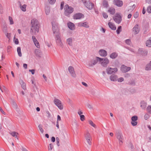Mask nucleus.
<instances>
[{
	"label": "nucleus",
	"instance_id": "23",
	"mask_svg": "<svg viewBox=\"0 0 151 151\" xmlns=\"http://www.w3.org/2000/svg\"><path fill=\"white\" fill-rule=\"evenodd\" d=\"M20 3L19 6L21 10L23 12H25L26 11V7L27 5L26 4H24L23 5H22L21 2H19Z\"/></svg>",
	"mask_w": 151,
	"mask_h": 151
},
{
	"label": "nucleus",
	"instance_id": "26",
	"mask_svg": "<svg viewBox=\"0 0 151 151\" xmlns=\"http://www.w3.org/2000/svg\"><path fill=\"white\" fill-rule=\"evenodd\" d=\"M118 54L117 53L114 52L111 54L110 55V57L112 59H114L117 57Z\"/></svg>",
	"mask_w": 151,
	"mask_h": 151
},
{
	"label": "nucleus",
	"instance_id": "32",
	"mask_svg": "<svg viewBox=\"0 0 151 151\" xmlns=\"http://www.w3.org/2000/svg\"><path fill=\"white\" fill-rule=\"evenodd\" d=\"M45 10L46 14L47 15L49 14L50 11V8L49 7L47 6L45 7Z\"/></svg>",
	"mask_w": 151,
	"mask_h": 151
},
{
	"label": "nucleus",
	"instance_id": "54",
	"mask_svg": "<svg viewBox=\"0 0 151 151\" xmlns=\"http://www.w3.org/2000/svg\"><path fill=\"white\" fill-rule=\"evenodd\" d=\"M139 16V14L137 12H136L134 15V17L135 18H137Z\"/></svg>",
	"mask_w": 151,
	"mask_h": 151
},
{
	"label": "nucleus",
	"instance_id": "42",
	"mask_svg": "<svg viewBox=\"0 0 151 151\" xmlns=\"http://www.w3.org/2000/svg\"><path fill=\"white\" fill-rule=\"evenodd\" d=\"M7 27L6 26H4V27H3L2 30L3 32L5 33H6V32H7Z\"/></svg>",
	"mask_w": 151,
	"mask_h": 151
},
{
	"label": "nucleus",
	"instance_id": "51",
	"mask_svg": "<svg viewBox=\"0 0 151 151\" xmlns=\"http://www.w3.org/2000/svg\"><path fill=\"white\" fill-rule=\"evenodd\" d=\"M53 145L52 144H50V146L48 147V149L49 150H52L53 148Z\"/></svg>",
	"mask_w": 151,
	"mask_h": 151
},
{
	"label": "nucleus",
	"instance_id": "63",
	"mask_svg": "<svg viewBox=\"0 0 151 151\" xmlns=\"http://www.w3.org/2000/svg\"><path fill=\"white\" fill-rule=\"evenodd\" d=\"M125 42L126 43H127V44H129L130 43V41L129 39H127L126 40Z\"/></svg>",
	"mask_w": 151,
	"mask_h": 151
},
{
	"label": "nucleus",
	"instance_id": "15",
	"mask_svg": "<svg viewBox=\"0 0 151 151\" xmlns=\"http://www.w3.org/2000/svg\"><path fill=\"white\" fill-rule=\"evenodd\" d=\"M98 62V60L96 58V60H91L88 62V65L89 67H92L96 65Z\"/></svg>",
	"mask_w": 151,
	"mask_h": 151
},
{
	"label": "nucleus",
	"instance_id": "64",
	"mask_svg": "<svg viewBox=\"0 0 151 151\" xmlns=\"http://www.w3.org/2000/svg\"><path fill=\"white\" fill-rule=\"evenodd\" d=\"M146 3L148 4H151V0H145Z\"/></svg>",
	"mask_w": 151,
	"mask_h": 151
},
{
	"label": "nucleus",
	"instance_id": "7",
	"mask_svg": "<svg viewBox=\"0 0 151 151\" xmlns=\"http://www.w3.org/2000/svg\"><path fill=\"white\" fill-rule=\"evenodd\" d=\"M53 33L55 34L56 32L58 31V24L55 22H52Z\"/></svg>",
	"mask_w": 151,
	"mask_h": 151
},
{
	"label": "nucleus",
	"instance_id": "25",
	"mask_svg": "<svg viewBox=\"0 0 151 151\" xmlns=\"http://www.w3.org/2000/svg\"><path fill=\"white\" fill-rule=\"evenodd\" d=\"M145 70H151V61H150L149 63L147 64L145 68Z\"/></svg>",
	"mask_w": 151,
	"mask_h": 151
},
{
	"label": "nucleus",
	"instance_id": "6",
	"mask_svg": "<svg viewBox=\"0 0 151 151\" xmlns=\"http://www.w3.org/2000/svg\"><path fill=\"white\" fill-rule=\"evenodd\" d=\"M113 19L117 23L119 24L122 20V17L119 14L116 13L115 16L113 17Z\"/></svg>",
	"mask_w": 151,
	"mask_h": 151
},
{
	"label": "nucleus",
	"instance_id": "29",
	"mask_svg": "<svg viewBox=\"0 0 151 151\" xmlns=\"http://www.w3.org/2000/svg\"><path fill=\"white\" fill-rule=\"evenodd\" d=\"M140 106L143 109H145L147 103L145 101H142L140 103Z\"/></svg>",
	"mask_w": 151,
	"mask_h": 151
},
{
	"label": "nucleus",
	"instance_id": "8",
	"mask_svg": "<svg viewBox=\"0 0 151 151\" xmlns=\"http://www.w3.org/2000/svg\"><path fill=\"white\" fill-rule=\"evenodd\" d=\"M54 103L58 107L59 109L62 110L63 108V106L61 101L58 99H55L54 100Z\"/></svg>",
	"mask_w": 151,
	"mask_h": 151
},
{
	"label": "nucleus",
	"instance_id": "24",
	"mask_svg": "<svg viewBox=\"0 0 151 151\" xmlns=\"http://www.w3.org/2000/svg\"><path fill=\"white\" fill-rule=\"evenodd\" d=\"M108 12L110 13L111 14L113 15L115 12V9L114 8H110L108 10Z\"/></svg>",
	"mask_w": 151,
	"mask_h": 151
},
{
	"label": "nucleus",
	"instance_id": "52",
	"mask_svg": "<svg viewBox=\"0 0 151 151\" xmlns=\"http://www.w3.org/2000/svg\"><path fill=\"white\" fill-rule=\"evenodd\" d=\"M124 80V78L122 77L120 78L117 79V80L119 82H121L123 81Z\"/></svg>",
	"mask_w": 151,
	"mask_h": 151
},
{
	"label": "nucleus",
	"instance_id": "41",
	"mask_svg": "<svg viewBox=\"0 0 151 151\" xmlns=\"http://www.w3.org/2000/svg\"><path fill=\"white\" fill-rule=\"evenodd\" d=\"M131 123L132 126H135L137 124V122H136V121H132Z\"/></svg>",
	"mask_w": 151,
	"mask_h": 151
},
{
	"label": "nucleus",
	"instance_id": "13",
	"mask_svg": "<svg viewBox=\"0 0 151 151\" xmlns=\"http://www.w3.org/2000/svg\"><path fill=\"white\" fill-rule=\"evenodd\" d=\"M84 17L83 14L81 13H76L73 16V18L76 19H80Z\"/></svg>",
	"mask_w": 151,
	"mask_h": 151
},
{
	"label": "nucleus",
	"instance_id": "3",
	"mask_svg": "<svg viewBox=\"0 0 151 151\" xmlns=\"http://www.w3.org/2000/svg\"><path fill=\"white\" fill-rule=\"evenodd\" d=\"M65 12L64 13L65 15L68 16L70 14L72 13L73 11V8L68 5L66 4L65 6Z\"/></svg>",
	"mask_w": 151,
	"mask_h": 151
},
{
	"label": "nucleus",
	"instance_id": "45",
	"mask_svg": "<svg viewBox=\"0 0 151 151\" xmlns=\"http://www.w3.org/2000/svg\"><path fill=\"white\" fill-rule=\"evenodd\" d=\"M85 137L86 139L87 140L89 139H91V137L90 134L88 133L86 134Z\"/></svg>",
	"mask_w": 151,
	"mask_h": 151
},
{
	"label": "nucleus",
	"instance_id": "11",
	"mask_svg": "<svg viewBox=\"0 0 151 151\" xmlns=\"http://www.w3.org/2000/svg\"><path fill=\"white\" fill-rule=\"evenodd\" d=\"M140 31V28L138 24H136L134 27L132 29L134 35L138 33Z\"/></svg>",
	"mask_w": 151,
	"mask_h": 151
},
{
	"label": "nucleus",
	"instance_id": "49",
	"mask_svg": "<svg viewBox=\"0 0 151 151\" xmlns=\"http://www.w3.org/2000/svg\"><path fill=\"white\" fill-rule=\"evenodd\" d=\"M102 15L103 17L105 19H106L107 18L108 16L107 15V14L105 12L103 13L102 14Z\"/></svg>",
	"mask_w": 151,
	"mask_h": 151
},
{
	"label": "nucleus",
	"instance_id": "22",
	"mask_svg": "<svg viewBox=\"0 0 151 151\" xmlns=\"http://www.w3.org/2000/svg\"><path fill=\"white\" fill-rule=\"evenodd\" d=\"M35 52L36 56L38 57H40L42 53L41 51L39 49H36L35 50Z\"/></svg>",
	"mask_w": 151,
	"mask_h": 151
},
{
	"label": "nucleus",
	"instance_id": "44",
	"mask_svg": "<svg viewBox=\"0 0 151 151\" xmlns=\"http://www.w3.org/2000/svg\"><path fill=\"white\" fill-rule=\"evenodd\" d=\"M21 87L24 90H25L26 89V84L24 83H23L21 84Z\"/></svg>",
	"mask_w": 151,
	"mask_h": 151
},
{
	"label": "nucleus",
	"instance_id": "31",
	"mask_svg": "<svg viewBox=\"0 0 151 151\" xmlns=\"http://www.w3.org/2000/svg\"><path fill=\"white\" fill-rule=\"evenodd\" d=\"M57 44L61 47H63V44L62 42H61V39L56 40Z\"/></svg>",
	"mask_w": 151,
	"mask_h": 151
},
{
	"label": "nucleus",
	"instance_id": "34",
	"mask_svg": "<svg viewBox=\"0 0 151 151\" xmlns=\"http://www.w3.org/2000/svg\"><path fill=\"white\" fill-rule=\"evenodd\" d=\"M17 52L19 56V57H21L22 56V54L21 52V48L20 47H18L17 48Z\"/></svg>",
	"mask_w": 151,
	"mask_h": 151
},
{
	"label": "nucleus",
	"instance_id": "30",
	"mask_svg": "<svg viewBox=\"0 0 151 151\" xmlns=\"http://www.w3.org/2000/svg\"><path fill=\"white\" fill-rule=\"evenodd\" d=\"M10 134H11L12 136L15 137V138H17V139H18L17 137V135L18 134V133L15 132H10Z\"/></svg>",
	"mask_w": 151,
	"mask_h": 151
},
{
	"label": "nucleus",
	"instance_id": "47",
	"mask_svg": "<svg viewBox=\"0 0 151 151\" xmlns=\"http://www.w3.org/2000/svg\"><path fill=\"white\" fill-rule=\"evenodd\" d=\"M147 11L148 13H151V6H150L147 7Z\"/></svg>",
	"mask_w": 151,
	"mask_h": 151
},
{
	"label": "nucleus",
	"instance_id": "59",
	"mask_svg": "<svg viewBox=\"0 0 151 151\" xmlns=\"http://www.w3.org/2000/svg\"><path fill=\"white\" fill-rule=\"evenodd\" d=\"M29 71L30 72H31L32 73V75L34 74L35 73V70L34 69L29 70Z\"/></svg>",
	"mask_w": 151,
	"mask_h": 151
},
{
	"label": "nucleus",
	"instance_id": "53",
	"mask_svg": "<svg viewBox=\"0 0 151 151\" xmlns=\"http://www.w3.org/2000/svg\"><path fill=\"white\" fill-rule=\"evenodd\" d=\"M80 119L81 121H83L85 120V116L84 115H80Z\"/></svg>",
	"mask_w": 151,
	"mask_h": 151
},
{
	"label": "nucleus",
	"instance_id": "18",
	"mask_svg": "<svg viewBox=\"0 0 151 151\" xmlns=\"http://www.w3.org/2000/svg\"><path fill=\"white\" fill-rule=\"evenodd\" d=\"M78 25L80 27H83L87 28H88L89 27L88 25L87 24L86 22H80L78 24Z\"/></svg>",
	"mask_w": 151,
	"mask_h": 151
},
{
	"label": "nucleus",
	"instance_id": "43",
	"mask_svg": "<svg viewBox=\"0 0 151 151\" xmlns=\"http://www.w3.org/2000/svg\"><path fill=\"white\" fill-rule=\"evenodd\" d=\"M89 124L94 128H96V125L91 120L89 121Z\"/></svg>",
	"mask_w": 151,
	"mask_h": 151
},
{
	"label": "nucleus",
	"instance_id": "4",
	"mask_svg": "<svg viewBox=\"0 0 151 151\" xmlns=\"http://www.w3.org/2000/svg\"><path fill=\"white\" fill-rule=\"evenodd\" d=\"M84 5L86 7L89 9H92L93 5L90 2L89 0H81Z\"/></svg>",
	"mask_w": 151,
	"mask_h": 151
},
{
	"label": "nucleus",
	"instance_id": "55",
	"mask_svg": "<svg viewBox=\"0 0 151 151\" xmlns=\"http://www.w3.org/2000/svg\"><path fill=\"white\" fill-rule=\"evenodd\" d=\"M14 39H15L14 41L15 43L17 45L19 43L18 40V39H16L15 37H14Z\"/></svg>",
	"mask_w": 151,
	"mask_h": 151
},
{
	"label": "nucleus",
	"instance_id": "37",
	"mask_svg": "<svg viewBox=\"0 0 151 151\" xmlns=\"http://www.w3.org/2000/svg\"><path fill=\"white\" fill-rule=\"evenodd\" d=\"M12 105L13 106L14 108L17 109L18 107V106L16 103L14 101H13L12 102Z\"/></svg>",
	"mask_w": 151,
	"mask_h": 151
},
{
	"label": "nucleus",
	"instance_id": "60",
	"mask_svg": "<svg viewBox=\"0 0 151 151\" xmlns=\"http://www.w3.org/2000/svg\"><path fill=\"white\" fill-rule=\"evenodd\" d=\"M87 106L89 109H92L93 108L92 106L89 104H87Z\"/></svg>",
	"mask_w": 151,
	"mask_h": 151
},
{
	"label": "nucleus",
	"instance_id": "50",
	"mask_svg": "<svg viewBox=\"0 0 151 151\" xmlns=\"http://www.w3.org/2000/svg\"><path fill=\"white\" fill-rule=\"evenodd\" d=\"M149 117L150 116L148 114H146L144 116L145 119L146 120H147V119H148Z\"/></svg>",
	"mask_w": 151,
	"mask_h": 151
},
{
	"label": "nucleus",
	"instance_id": "20",
	"mask_svg": "<svg viewBox=\"0 0 151 151\" xmlns=\"http://www.w3.org/2000/svg\"><path fill=\"white\" fill-rule=\"evenodd\" d=\"M109 27L112 30H115L116 29V27L112 23L109 22L108 23Z\"/></svg>",
	"mask_w": 151,
	"mask_h": 151
},
{
	"label": "nucleus",
	"instance_id": "57",
	"mask_svg": "<svg viewBox=\"0 0 151 151\" xmlns=\"http://www.w3.org/2000/svg\"><path fill=\"white\" fill-rule=\"evenodd\" d=\"M3 12L2 7L1 5L0 4V13L2 14Z\"/></svg>",
	"mask_w": 151,
	"mask_h": 151
},
{
	"label": "nucleus",
	"instance_id": "5",
	"mask_svg": "<svg viewBox=\"0 0 151 151\" xmlns=\"http://www.w3.org/2000/svg\"><path fill=\"white\" fill-rule=\"evenodd\" d=\"M116 138L118 139L119 144L121 145L123 143L124 138L122 133L118 132L116 133Z\"/></svg>",
	"mask_w": 151,
	"mask_h": 151
},
{
	"label": "nucleus",
	"instance_id": "39",
	"mask_svg": "<svg viewBox=\"0 0 151 151\" xmlns=\"http://www.w3.org/2000/svg\"><path fill=\"white\" fill-rule=\"evenodd\" d=\"M38 128L40 131L41 133H43L44 132V130L42 128V126L41 124H39L38 125Z\"/></svg>",
	"mask_w": 151,
	"mask_h": 151
},
{
	"label": "nucleus",
	"instance_id": "58",
	"mask_svg": "<svg viewBox=\"0 0 151 151\" xmlns=\"http://www.w3.org/2000/svg\"><path fill=\"white\" fill-rule=\"evenodd\" d=\"M64 4V2L63 1L61 2V5H60V9L61 10H62L63 8Z\"/></svg>",
	"mask_w": 151,
	"mask_h": 151
},
{
	"label": "nucleus",
	"instance_id": "62",
	"mask_svg": "<svg viewBox=\"0 0 151 151\" xmlns=\"http://www.w3.org/2000/svg\"><path fill=\"white\" fill-rule=\"evenodd\" d=\"M0 111L3 114H4L5 115L6 114L5 113L4 111L0 107Z\"/></svg>",
	"mask_w": 151,
	"mask_h": 151
},
{
	"label": "nucleus",
	"instance_id": "2",
	"mask_svg": "<svg viewBox=\"0 0 151 151\" xmlns=\"http://www.w3.org/2000/svg\"><path fill=\"white\" fill-rule=\"evenodd\" d=\"M96 58L97 59L98 61L100 62L102 65L104 67L107 66V64L109 63V61L107 58H102L99 57H96Z\"/></svg>",
	"mask_w": 151,
	"mask_h": 151
},
{
	"label": "nucleus",
	"instance_id": "1",
	"mask_svg": "<svg viewBox=\"0 0 151 151\" xmlns=\"http://www.w3.org/2000/svg\"><path fill=\"white\" fill-rule=\"evenodd\" d=\"M30 26V32L32 35H35L36 32H39L40 24L37 19H33L31 20Z\"/></svg>",
	"mask_w": 151,
	"mask_h": 151
},
{
	"label": "nucleus",
	"instance_id": "9",
	"mask_svg": "<svg viewBox=\"0 0 151 151\" xmlns=\"http://www.w3.org/2000/svg\"><path fill=\"white\" fill-rule=\"evenodd\" d=\"M68 70L72 77L73 78H76V75L73 67L72 66L69 67Z\"/></svg>",
	"mask_w": 151,
	"mask_h": 151
},
{
	"label": "nucleus",
	"instance_id": "48",
	"mask_svg": "<svg viewBox=\"0 0 151 151\" xmlns=\"http://www.w3.org/2000/svg\"><path fill=\"white\" fill-rule=\"evenodd\" d=\"M49 3L52 4H54L56 1V0H48Z\"/></svg>",
	"mask_w": 151,
	"mask_h": 151
},
{
	"label": "nucleus",
	"instance_id": "35",
	"mask_svg": "<svg viewBox=\"0 0 151 151\" xmlns=\"http://www.w3.org/2000/svg\"><path fill=\"white\" fill-rule=\"evenodd\" d=\"M55 33L57 34L55 35V39L56 40L60 39V34L58 32H56Z\"/></svg>",
	"mask_w": 151,
	"mask_h": 151
},
{
	"label": "nucleus",
	"instance_id": "10",
	"mask_svg": "<svg viewBox=\"0 0 151 151\" xmlns=\"http://www.w3.org/2000/svg\"><path fill=\"white\" fill-rule=\"evenodd\" d=\"M118 71L117 68H112L110 67L106 69L107 73L108 74H111L114 73H115Z\"/></svg>",
	"mask_w": 151,
	"mask_h": 151
},
{
	"label": "nucleus",
	"instance_id": "21",
	"mask_svg": "<svg viewBox=\"0 0 151 151\" xmlns=\"http://www.w3.org/2000/svg\"><path fill=\"white\" fill-rule=\"evenodd\" d=\"M117 76L116 75L112 74L110 77V79L111 81H117Z\"/></svg>",
	"mask_w": 151,
	"mask_h": 151
},
{
	"label": "nucleus",
	"instance_id": "33",
	"mask_svg": "<svg viewBox=\"0 0 151 151\" xmlns=\"http://www.w3.org/2000/svg\"><path fill=\"white\" fill-rule=\"evenodd\" d=\"M67 42L68 44L70 45H72V38H69L67 40Z\"/></svg>",
	"mask_w": 151,
	"mask_h": 151
},
{
	"label": "nucleus",
	"instance_id": "27",
	"mask_svg": "<svg viewBox=\"0 0 151 151\" xmlns=\"http://www.w3.org/2000/svg\"><path fill=\"white\" fill-rule=\"evenodd\" d=\"M146 46L149 47H151V37L146 41Z\"/></svg>",
	"mask_w": 151,
	"mask_h": 151
},
{
	"label": "nucleus",
	"instance_id": "61",
	"mask_svg": "<svg viewBox=\"0 0 151 151\" xmlns=\"http://www.w3.org/2000/svg\"><path fill=\"white\" fill-rule=\"evenodd\" d=\"M129 146L131 149H132L133 148V146L132 143L130 142L129 145Z\"/></svg>",
	"mask_w": 151,
	"mask_h": 151
},
{
	"label": "nucleus",
	"instance_id": "28",
	"mask_svg": "<svg viewBox=\"0 0 151 151\" xmlns=\"http://www.w3.org/2000/svg\"><path fill=\"white\" fill-rule=\"evenodd\" d=\"M102 6L104 8H107L109 6V4L107 1L106 0L103 1L102 3Z\"/></svg>",
	"mask_w": 151,
	"mask_h": 151
},
{
	"label": "nucleus",
	"instance_id": "56",
	"mask_svg": "<svg viewBox=\"0 0 151 151\" xmlns=\"http://www.w3.org/2000/svg\"><path fill=\"white\" fill-rule=\"evenodd\" d=\"M6 37L10 39L11 36L10 33H9L6 32V33L5 34Z\"/></svg>",
	"mask_w": 151,
	"mask_h": 151
},
{
	"label": "nucleus",
	"instance_id": "46",
	"mask_svg": "<svg viewBox=\"0 0 151 151\" xmlns=\"http://www.w3.org/2000/svg\"><path fill=\"white\" fill-rule=\"evenodd\" d=\"M147 111L149 113L151 114V106H148L147 108Z\"/></svg>",
	"mask_w": 151,
	"mask_h": 151
},
{
	"label": "nucleus",
	"instance_id": "38",
	"mask_svg": "<svg viewBox=\"0 0 151 151\" xmlns=\"http://www.w3.org/2000/svg\"><path fill=\"white\" fill-rule=\"evenodd\" d=\"M138 119V117L137 116H134L132 117V121H137Z\"/></svg>",
	"mask_w": 151,
	"mask_h": 151
},
{
	"label": "nucleus",
	"instance_id": "12",
	"mask_svg": "<svg viewBox=\"0 0 151 151\" xmlns=\"http://www.w3.org/2000/svg\"><path fill=\"white\" fill-rule=\"evenodd\" d=\"M130 67H127L124 65H122L121 68V70L123 73L127 72L130 70Z\"/></svg>",
	"mask_w": 151,
	"mask_h": 151
},
{
	"label": "nucleus",
	"instance_id": "36",
	"mask_svg": "<svg viewBox=\"0 0 151 151\" xmlns=\"http://www.w3.org/2000/svg\"><path fill=\"white\" fill-rule=\"evenodd\" d=\"M122 31V26H119L118 27L116 30V32L118 34H119Z\"/></svg>",
	"mask_w": 151,
	"mask_h": 151
},
{
	"label": "nucleus",
	"instance_id": "40",
	"mask_svg": "<svg viewBox=\"0 0 151 151\" xmlns=\"http://www.w3.org/2000/svg\"><path fill=\"white\" fill-rule=\"evenodd\" d=\"M9 19L10 22V24H14V22L12 18L10 16H9Z\"/></svg>",
	"mask_w": 151,
	"mask_h": 151
},
{
	"label": "nucleus",
	"instance_id": "16",
	"mask_svg": "<svg viewBox=\"0 0 151 151\" xmlns=\"http://www.w3.org/2000/svg\"><path fill=\"white\" fill-rule=\"evenodd\" d=\"M100 55L102 56L105 57L107 55L106 51L104 50H101L99 51Z\"/></svg>",
	"mask_w": 151,
	"mask_h": 151
},
{
	"label": "nucleus",
	"instance_id": "14",
	"mask_svg": "<svg viewBox=\"0 0 151 151\" xmlns=\"http://www.w3.org/2000/svg\"><path fill=\"white\" fill-rule=\"evenodd\" d=\"M114 3L118 7H121L123 5L122 1L120 0H114Z\"/></svg>",
	"mask_w": 151,
	"mask_h": 151
},
{
	"label": "nucleus",
	"instance_id": "19",
	"mask_svg": "<svg viewBox=\"0 0 151 151\" xmlns=\"http://www.w3.org/2000/svg\"><path fill=\"white\" fill-rule=\"evenodd\" d=\"M68 26L69 29L71 30L75 29V25L73 23L69 22L68 23Z\"/></svg>",
	"mask_w": 151,
	"mask_h": 151
},
{
	"label": "nucleus",
	"instance_id": "17",
	"mask_svg": "<svg viewBox=\"0 0 151 151\" xmlns=\"http://www.w3.org/2000/svg\"><path fill=\"white\" fill-rule=\"evenodd\" d=\"M32 39L33 40V41L34 43H35V46L37 47V48H39L40 47L39 44L35 37L34 36H32Z\"/></svg>",
	"mask_w": 151,
	"mask_h": 151
}]
</instances>
